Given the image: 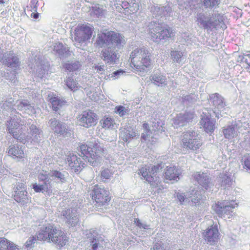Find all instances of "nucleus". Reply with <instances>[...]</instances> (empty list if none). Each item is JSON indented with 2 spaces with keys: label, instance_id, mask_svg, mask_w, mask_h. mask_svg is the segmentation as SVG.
<instances>
[{
  "label": "nucleus",
  "instance_id": "obj_49",
  "mask_svg": "<svg viewBox=\"0 0 250 250\" xmlns=\"http://www.w3.org/2000/svg\"><path fill=\"white\" fill-rule=\"evenodd\" d=\"M184 4L186 9L189 8L193 10L197 8V0H186Z\"/></svg>",
  "mask_w": 250,
  "mask_h": 250
},
{
  "label": "nucleus",
  "instance_id": "obj_54",
  "mask_svg": "<svg viewBox=\"0 0 250 250\" xmlns=\"http://www.w3.org/2000/svg\"><path fill=\"white\" fill-rule=\"evenodd\" d=\"M134 222L136 225L140 229H150L149 225H148L146 223H142L140 220L138 218H135Z\"/></svg>",
  "mask_w": 250,
  "mask_h": 250
},
{
  "label": "nucleus",
  "instance_id": "obj_43",
  "mask_svg": "<svg viewBox=\"0 0 250 250\" xmlns=\"http://www.w3.org/2000/svg\"><path fill=\"white\" fill-rule=\"evenodd\" d=\"M64 82L68 88L71 90H74L78 87V83L77 81L73 78V76L67 78L64 81Z\"/></svg>",
  "mask_w": 250,
  "mask_h": 250
},
{
  "label": "nucleus",
  "instance_id": "obj_60",
  "mask_svg": "<svg viewBox=\"0 0 250 250\" xmlns=\"http://www.w3.org/2000/svg\"><path fill=\"white\" fill-rule=\"evenodd\" d=\"M162 125H164V124L160 120L154 119L152 121V126L155 127V129H160V127H162Z\"/></svg>",
  "mask_w": 250,
  "mask_h": 250
},
{
  "label": "nucleus",
  "instance_id": "obj_57",
  "mask_svg": "<svg viewBox=\"0 0 250 250\" xmlns=\"http://www.w3.org/2000/svg\"><path fill=\"white\" fill-rule=\"evenodd\" d=\"M151 250H166L164 246L163 243L162 241H158L155 242L153 247L151 249Z\"/></svg>",
  "mask_w": 250,
  "mask_h": 250
},
{
  "label": "nucleus",
  "instance_id": "obj_3",
  "mask_svg": "<svg viewBox=\"0 0 250 250\" xmlns=\"http://www.w3.org/2000/svg\"><path fill=\"white\" fill-rule=\"evenodd\" d=\"M224 20V16L216 11L208 14L207 12L198 13L195 17L197 25L209 32L221 28L223 30L226 29Z\"/></svg>",
  "mask_w": 250,
  "mask_h": 250
},
{
  "label": "nucleus",
  "instance_id": "obj_19",
  "mask_svg": "<svg viewBox=\"0 0 250 250\" xmlns=\"http://www.w3.org/2000/svg\"><path fill=\"white\" fill-rule=\"evenodd\" d=\"M16 107L18 110L29 115L35 112V104L27 100L23 99L17 101Z\"/></svg>",
  "mask_w": 250,
  "mask_h": 250
},
{
  "label": "nucleus",
  "instance_id": "obj_58",
  "mask_svg": "<svg viewBox=\"0 0 250 250\" xmlns=\"http://www.w3.org/2000/svg\"><path fill=\"white\" fill-rule=\"evenodd\" d=\"M103 9L100 8L99 6L95 5L92 7V12L97 17L101 16L103 14Z\"/></svg>",
  "mask_w": 250,
  "mask_h": 250
},
{
  "label": "nucleus",
  "instance_id": "obj_15",
  "mask_svg": "<svg viewBox=\"0 0 250 250\" xmlns=\"http://www.w3.org/2000/svg\"><path fill=\"white\" fill-rule=\"evenodd\" d=\"M150 12L152 16L156 18L167 17L170 16L172 10L168 5L162 6L161 5H153L150 7Z\"/></svg>",
  "mask_w": 250,
  "mask_h": 250
},
{
  "label": "nucleus",
  "instance_id": "obj_2",
  "mask_svg": "<svg viewBox=\"0 0 250 250\" xmlns=\"http://www.w3.org/2000/svg\"><path fill=\"white\" fill-rule=\"evenodd\" d=\"M78 151L79 155L94 167L100 166L103 163L102 157L100 154L105 157L107 154V148L98 140L91 141L88 146L86 145H81Z\"/></svg>",
  "mask_w": 250,
  "mask_h": 250
},
{
  "label": "nucleus",
  "instance_id": "obj_17",
  "mask_svg": "<svg viewBox=\"0 0 250 250\" xmlns=\"http://www.w3.org/2000/svg\"><path fill=\"white\" fill-rule=\"evenodd\" d=\"M92 31L88 26H84L76 31L74 39L78 43L85 42L91 37Z\"/></svg>",
  "mask_w": 250,
  "mask_h": 250
},
{
  "label": "nucleus",
  "instance_id": "obj_56",
  "mask_svg": "<svg viewBox=\"0 0 250 250\" xmlns=\"http://www.w3.org/2000/svg\"><path fill=\"white\" fill-rule=\"evenodd\" d=\"M111 172L108 168L102 170L101 173V177L103 179H108L111 177Z\"/></svg>",
  "mask_w": 250,
  "mask_h": 250
},
{
  "label": "nucleus",
  "instance_id": "obj_36",
  "mask_svg": "<svg viewBox=\"0 0 250 250\" xmlns=\"http://www.w3.org/2000/svg\"><path fill=\"white\" fill-rule=\"evenodd\" d=\"M49 102L51 104L52 109L54 111H57L63 105H65L66 101L56 96H52L49 99Z\"/></svg>",
  "mask_w": 250,
  "mask_h": 250
},
{
  "label": "nucleus",
  "instance_id": "obj_64",
  "mask_svg": "<svg viewBox=\"0 0 250 250\" xmlns=\"http://www.w3.org/2000/svg\"><path fill=\"white\" fill-rule=\"evenodd\" d=\"M38 3V0H31L30 6L32 8V10L35 12L37 11Z\"/></svg>",
  "mask_w": 250,
  "mask_h": 250
},
{
  "label": "nucleus",
  "instance_id": "obj_28",
  "mask_svg": "<svg viewBox=\"0 0 250 250\" xmlns=\"http://www.w3.org/2000/svg\"><path fill=\"white\" fill-rule=\"evenodd\" d=\"M54 227V225L48 224L47 226H43L41 228L37 234L38 240H49L51 236V232Z\"/></svg>",
  "mask_w": 250,
  "mask_h": 250
},
{
  "label": "nucleus",
  "instance_id": "obj_9",
  "mask_svg": "<svg viewBox=\"0 0 250 250\" xmlns=\"http://www.w3.org/2000/svg\"><path fill=\"white\" fill-rule=\"evenodd\" d=\"M21 126L29 128V137L35 143L40 142L42 137V133L41 129L34 124L35 122L31 119L23 120Z\"/></svg>",
  "mask_w": 250,
  "mask_h": 250
},
{
  "label": "nucleus",
  "instance_id": "obj_46",
  "mask_svg": "<svg viewBox=\"0 0 250 250\" xmlns=\"http://www.w3.org/2000/svg\"><path fill=\"white\" fill-rule=\"evenodd\" d=\"M183 56L182 52L177 51L173 50L171 51L170 57L173 62L179 63L181 61V59Z\"/></svg>",
  "mask_w": 250,
  "mask_h": 250
},
{
  "label": "nucleus",
  "instance_id": "obj_11",
  "mask_svg": "<svg viewBox=\"0 0 250 250\" xmlns=\"http://www.w3.org/2000/svg\"><path fill=\"white\" fill-rule=\"evenodd\" d=\"M92 199L99 205H103L110 201L109 191L96 185L92 190Z\"/></svg>",
  "mask_w": 250,
  "mask_h": 250
},
{
  "label": "nucleus",
  "instance_id": "obj_10",
  "mask_svg": "<svg viewBox=\"0 0 250 250\" xmlns=\"http://www.w3.org/2000/svg\"><path fill=\"white\" fill-rule=\"evenodd\" d=\"M85 238L87 242L91 247V250H99V248L102 247L101 244L104 239L96 230L91 229L85 231Z\"/></svg>",
  "mask_w": 250,
  "mask_h": 250
},
{
  "label": "nucleus",
  "instance_id": "obj_33",
  "mask_svg": "<svg viewBox=\"0 0 250 250\" xmlns=\"http://www.w3.org/2000/svg\"><path fill=\"white\" fill-rule=\"evenodd\" d=\"M8 153L10 155H12L14 158L17 159L18 161H20L24 157L23 150L20 146H13L8 150Z\"/></svg>",
  "mask_w": 250,
  "mask_h": 250
},
{
  "label": "nucleus",
  "instance_id": "obj_26",
  "mask_svg": "<svg viewBox=\"0 0 250 250\" xmlns=\"http://www.w3.org/2000/svg\"><path fill=\"white\" fill-rule=\"evenodd\" d=\"M232 184V179L231 175L222 173L218 177L216 186H218V188H221L226 189L230 187Z\"/></svg>",
  "mask_w": 250,
  "mask_h": 250
},
{
  "label": "nucleus",
  "instance_id": "obj_5",
  "mask_svg": "<svg viewBox=\"0 0 250 250\" xmlns=\"http://www.w3.org/2000/svg\"><path fill=\"white\" fill-rule=\"evenodd\" d=\"M149 34L155 42H159L170 36V29L164 23L157 21H151L148 25Z\"/></svg>",
  "mask_w": 250,
  "mask_h": 250
},
{
  "label": "nucleus",
  "instance_id": "obj_1",
  "mask_svg": "<svg viewBox=\"0 0 250 250\" xmlns=\"http://www.w3.org/2000/svg\"><path fill=\"white\" fill-rule=\"evenodd\" d=\"M96 43L99 47L106 46L101 51V58L106 64L114 65L119 62L118 52L125 44V41L120 33L109 31L99 34Z\"/></svg>",
  "mask_w": 250,
  "mask_h": 250
},
{
  "label": "nucleus",
  "instance_id": "obj_62",
  "mask_svg": "<svg viewBox=\"0 0 250 250\" xmlns=\"http://www.w3.org/2000/svg\"><path fill=\"white\" fill-rule=\"evenodd\" d=\"M150 135V130L148 129H146L145 132L142 134L141 135V141H146L148 139Z\"/></svg>",
  "mask_w": 250,
  "mask_h": 250
},
{
  "label": "nucleus",
  "instance_id": "obj_40",
  "mask_svg": "<svg viewBox=\"0 0 250 250\" xmlns=\"http://www.w3.org/2000/svg\"><path fill=\"white\" fill-rule=\"evenodd\" d=\"M150 172L151 170L149 167H143L140 170V174L146 181L150 183L155 182V181L154 176L150 173Z\"/></svg>",
  "mask_w": 250,
  "mask_h": 250
},
{
  "label": "nucleus",
  "instance_id": "obj_4",
  "mask_svg": "<svg viewBox=\"0 0 250 250\" xmlns=\"http://www.w3.org/2000/svg\"><path fill=\"white\" fill-rule=\"evenodd\" d=\"M151 53L148 49L143 47L137 48L132 51L130 55L131 62L136 69L144 71L151 64L150 57Z\"/></svg>",
  "mask_w": 250,
  "mask_h": 250
},
{
  "label": "nucleus",
  "instance_id": "obj_34",
  "mask_svg": "<svg viewBox=\"0 0 250 250\" xmlns=\"http://www.w3.org/2000/svg\"><path fill=\"white\" fill-rule=\"evenodd\" d=\"M19 248L13 242L4 237L0 238V250H19Z\"/></svg>",
  "mask_w": 250,
  "mask_h": 250
},
{
  "label": "nucleus",
  "instance_id": "obj_35",
  "mask_svg": "<svg viewBox=\"0 0 250 250\" xmlns=\"http://www.w3.org/2000/svg\"><path fill=\"white\" fill-rule=\"evenodd\" d=\"M81 66V62L77 60L68 61L63 64V67L69 72H76Z\"/></svg>",
  "mask_w": 250,
  "mask_h": 250
},
{
  "label": "nucleus",
  "instance_id": "obj_14",
  "mask_svg": "<svg viewBox=\"0 0 250 250\" xmlns=\"http://www.w3.org/2000/svg\"><path fill=\"white\" fill-rule=\"evenodd\" d=\"M66 161L71 170L75 172L81 171L84 167L85 164L80 158L73 153H69L66 155Z\"/></svg>",
  "mask_w": 250,
  "mask_h": 250
},
{
  "label": "nucleus",
  "instance_id": "obj_32",
  "mask_svg": "<svg viewBox=\"0 0 250 250\" xmlns=\"http://www.w3.org/2000/svg\"><path fill=\"white\" fill-rule=\"evenodd\" d=\"M14 199L18 203L24 205L28 202V193L26 189L21 191H15Z\"/></svg>",
  "mask_w": 250,
  "mask_h": 250
},
{
  "label": "nucleus",
  "instance_id": "obj_29",
  "mask_svg": "<svg viewBox=\"0 0 250 250\" xmlns=\"http://www.w3.org/2000/svg\"><path fill=\"white\" fill-rule=\"evenodd\" d=\"M20 122H22V121H20L18 119H16L15 118H12L9 120L6 121L7 130L10 134L12 135L13 133L18 132V130H20V129L21 130L23 129L21 124H20Z\"/></svg>",
  "mask_w": 250,
  "mask_h": 250
},
{
  "label": "nucleus",
  "instance_id": "obj_7",
  "mask_svg": "<svg viewBox=\"0 0 250 250\" xmlns=\"http://www.w3.org/2000/svg\"><path fill=\"white\" fill-rule=\"evenodd\" d=\"M208 100L213 113L216 118H219L226 106L225 99L219 93H215L209 95Z\"/></svg>",
  "mask_w": 250,
  "mask_h": 250
},
{
  "label": "nucleus",
  "instance_id": "obj_51",
  "mask_svg": "<svg viewBox=\"0 0 250 250\" xmlns=\"http://www.w3.org/2000/svg\"><path fill=\"white\" fill-rule=\"evenodd\" d=\"M202 198V196L200 191L196 190L194 195L191 197V201L192 205H196Z\"/></svg>",
  "mask_w": 250,
  "mask_h": 250
},
{
  "label": "nucleus",
  "instance_id": "obj_48",
  "mask_svg": "<svg viewBox=\"0 0 250 250\" xmlns=\"http://www.w3.org/2000/svg\"><path fill=\"white\" fill-rule=\"evenodd\" d=\"M212 208H213V210L219 216H222L224 213L223 202H218L217 204H216L214 206H212Z\"/></svg>",
  "mask_w": 250,
  "mask_h": 250
},
{
  "label": "nucleus",
  "instance_id": "obj_55",
  "mask_svg": "<svg viewBox=\"0 0 250 250\" xmlns=\"http://www.w3.org/2000/svg\"><path fill=\"white\" fill-rule=\"evenodd\" d=\"M26 183L24 181L21 180L20 182L17 183L15 191H21V190L26 189Z\"/></svg>",
  "mask_w": 250,
  "mask_h": 250
},
{
  "label": "nucleus",
  "instance_id": "obj_44",
  "mask_svg": "<svg viewBox=\"0 0 250 250\" xmlns=\"http://www.w3.org/2000/svg\"><path fill=\"white\" fill-rule=\"evenodd\" d=\"M220 3V0H202L203 5L206 8H215Z\"/></svg>",
  "mask_w": 250,
  "mask_h": 250
},
{
  "label": "nucleus",
  "instance_id": "obj_42",
  "mask_svg": "<svg viewBox=\"0 0 250 250\" xmlns=\"http://www.w3.org/2000/svg\"><path fill=\"white\" fill-rule=\"evenodd\" d=\"M237 206V203H234L233 200L231 201H224L223 202V206L224 211V214H229L232 212V209Z\"/></svg>",
  "mask_w": 250,
  "mask_h": 250
},
{
  "label": "nucleus",
  "instance_id": "obj_22",
  "mask_svg": "<svg viewBox=\"0 0 250 250\" xmlns=\"http://www.w3.org/2000/svg\"><path fill=\"white\" fill-rule=\"evenodd\" d=\"M203 236L207 243L213 244L218 239L219 232L217 227L211 226L203 233Z\"/></svg>",
  "mask_w": 250,
  "mask_h": 250
},
{
  "label": "nucleus",
  "instance_id": "obj_6",
  "mask_svg": "<svg viewBox=\"0 0 250 250\" xmlns=\"http://www.w3.org/2000/svg\"><path fill=\"white\" fill-rule=\"evenodd\" d=\"M202 145L199 136L194 131H189L183 133L182 146L184 148L195 151L199 149Z\"/></svg>",
  "mask_w": 250,
  "mask_h": 250
},
{
  "label": "nucleus",
  "instance_id": "obj_38",
  "mask_svg": "<svg viewBox=\"0 0 250 250\" xmlns=\"http://www.w3.org/2000/svg\"><path fill=\"white\" fill-rule=\"evenodd\" d=\"M180 174L179 170L175 167H167L165 173V177L167 179L169 180L179 179Z\"/></svg>",
  "mask_w": 250,
  "mask_h": 250
},
{
  "label": "nucleus",
  "instance_id": "obj_25",
  "mask_svg": "<svg viewBox=\"0 0 250 250\" xmlns=\"http://www.w3.org/2000/svg\"><path fill=\"white\" fill-rule=\"evenodd\" d=\"M194 178L198 184L206 190L210 189L213 186V184L210 182V178L207 173H199L196 174Z\"/></svg>",
  "mask_w": 250,
  "mask_h": 250
},
{
  "label": "nucleus",
  "instance_id": "obj_59",
  "mask_svg": "<svg viewBox=\"0 0 250 250\" xmlns=\"http://www.w3.org/2000/svg\"><path fill=\"white\" fill-rule=\"evenodd\" d=\"M11 104H12L11 102H9L7 101L4 102L2 101L1 102H0V107L4 110H9V109H10Z\"/></svg>",
  "mask_w": 250,
  "mask_h": 250
},
{
  "label": "nucleus",
  "instance_id": "obj_30",
  "mask_svg": "<svg viewBox=\"0 0 250 250\" xmlns=\"http://www.w3.org/2000/svg\"><path fill=\"white\" fill-rule=\"evenodd\" d=\"M116 8L119 9L123 8L125 10L128 9L127 11L130 12L134 13L136 12L139 9V5L136 2L135 0H131V1L124 0L122 1L121 3H117L115 4Z\"/></svg>",
  "mask_w": 250,
  "mask_h": 250
},
{
  "label": "nucleus",
  "instance_id": "obj_52",
  "mask_svg": "<svg viewBox=\"0 0 250 250\" xmlns=\"http://www.w3.org/2000/svg\"><path fill=\"white\" fill-rule=\"evenodd\" d=\"M33 188L36 192H46L48 194V191L46 189H44L43 187L42 186L40 183L39 184H35L33 185Z\"/></svg>",
  "mask_w": 250,
  "mask_h": 250
},
{
  "label": "nucleus",
  "instance_id": "obj_21",
  "mask_svg": "<svg viewBox=\"0 0 250 250\" xmlns=\"http://www.w3.org/2000/svg\"><path fill=\"white\" fill-rule=\"evenodd\" d=\"M200 123L206 132L211 133L214 130L215 121L210 118L209 115L203 113Z\"/></svg>",
  "mask_w": 250,
  "mask_h": 250
},
{
  "label": "nucleus",
  "instance_id": "obj_39",
  "mask_svg": "<svg viewBox=\"0 0 250 250\" xmlns=\"http://www.w3.org/2000/svg\"><path fill=\"white\" fill-rule=\"evenodd\" d=\"M198 99V95L197 94L190 93L187 95H183L181 102L184 104L190 105L195 104Z\"/></svg>",
  "mask_w": 250,
  "mask_h": 250
},
{
  "label": "nucleus",
  "instance_id": "obj_12",
  "mask_svg": "<svg viewBox=\"0 0 250 250\" xmlns=\"http://www.w3.org/2000/svg\"><path fill=\"white\" fill-rule=\"evenodd\" d=\"M194 117V114L191 112L180 113L173 118L172 125L175 128L186 125L187 124L192 122Z\"/></svg>",
  "mask_w": 250,
  "mask_h": 250
},
{
  "label": "nucleus",
  "instance_id": "obj_18",
  "mask_svg": "<svg viewBox=\"0 0 250 250\" xmlns=\"http://www.w3.org/2000/svg\"><path fill=\"white\" fill-rule=\"evenodd\" d=\"M62 215L65 218L66 223L71 226H76L79 222L78 212L75 208L62 210Z\"/></svg>",
  "mask_w": 250,
  "mask_h": 250
},
{
  "label": "nucleus",
  "instance_id": "obj_53",
  "mask_svg": "<svg viewBox=\"0 0 250 250\" xmlns=\"http://www.w3.org/2000/svg\"><path fill=\"white\" fill-rule=\"evenodd\" d=\"M114 120L110 117L105 118L103 121V127L109 128L113 126Z\"/></svg>",
  "mask_w": 250,
  "mask_h": 250
},
{
  "label": "nucleus",
  "instance_id": "obj_24",
  "mask_svg": "<svg viewBox=\"0 0 250 250\" xmlns=\"http://www.w3.org/2000/svg\"><path fill=\"white\" fill-rule=\"evenodd\" d=\"M120 137L125 142H129L136 136V130L131 126H126L120 129Z\"/></svg>",
  "mask_w": 250,
  "mask_h": 250
},
{
  "label": "nucleus",
  "instance_id": "obj_41",
  "mask_svg": "<svg viewBox=\"0 0 250 250\" xmlns=\"http://www.w3.org/2000/svg\"><path fill=\"white\" fill-rule=\"evenodd\" d=\"M223 133L224 137L226 139H231L237 135L234 125H228L226 128L223 130Z\"/></svg>",
  "mask_w": 250,
  "mask_h": 250
},
{
  "label": "nucleus",
  "instance_id": "obj_23",
  "mask_svg": "<svg viewBox=\"0 0 250 250\" xmlns=\"http://www.w3.org/2000/svg\"><path fill=\"white\" fill-rule=\"evenodd\" d=\"M3 62L11 68H16L19 66L20 62L17 56L13 53H5L3 55Z\"/></svg>",
  "mask_w": 250,
  "mask_h": 250
},
{
  "label": "nucleus",
  "instance_id": "obj_50",
  "mask_svg": "<svg viewBox=\"0 0 250 250\" xmlns=\"http://www.w3.org/2000/svg\"><path fill=\"white\" fill-rule=\"evenodd\" d=\"M128 110L125 106L122 105L117 106L115 108V112L122 117L125 115Z\"/></svg>",
  "mask_w": 250,
  "mask_h": 250
},
{
  "label": "nucleus",
  "instance_id": "obj_13",
  "mask_svg": "<svg viewBox=\"0 0 250 250\" xmlns=\"http://www.w3.org/2000/svg\"><path fill=\"white\" fill-rule=\"evenodd\" d=\"M48 123L51 129L55 133L63 136L68 133V127L67 125L56 118H51Z\"/></svg>",
  "mask_w": 250,
  "mask_h": 250
},
{
  "label": "nucleus",
  "instance_id": "obj_27",
  "mask_svg": "<svg viewBox=\"0 0 250 250\" xmlns=\"http://www.w3.org/2000/svg\"><path fill=\"white\" fill-rule=\"evenodd\" d=\"M49 172L47 173L46 171H43L39 173L38 175V180L39 183L46 189L48 194L52 192L51 179L50 178Z\"/></svg>",
  "mask_w": 250,
  "mask_h": 250
},
{
  "label": "nucleus",
  "instance_id": "obj_8",
  "mask_svg": "<svg viewBox=\"0 0 250 250\" xmlns=\"http://www.w3.org/2000/svg\"><path fill=\"white\" fill-rule=\"evenodd\" d=\"M98 116L92 110L83 111L79 116V125L88 128L96 125L98 122Z\"/></svg>",
  "mask_w": 250,
  "mask_h": 250
},
{
  "label": "nucleus",
  "instance_id": "obj_63",
  "mask_svg": "<svg viewBox=\"0 0 250 250\" xmlns=\"http://www.w3.org/2000/svg\"><path fill=\"white\" fill-rule=\"evenodd\" d=\"M241 61L247 63L250 67V54H247L242 56Z\"/></svg>",
  "mask_w": 250,
  "mask_h": 250
},
{
  "label": "nucleus",
  "instance_id": "obj_37",
  "mask_svg": "<svg viewBox=\"0 0 250 250\" xmlns=\"http://www.w3.org/2000/svg\"><path fill=\"white\" fill-rule=\"evenodd\" d=\"M150 79L152 83L158 86H165L167 84V80L166 76L160 73H156L150 76Z\"/></svg>",
  "mask_w": 250,
  "mask_h": 250
},
{
  "label": "nucleus",
  "instance_id": "obj_16",
  "mask_svg": "<svg viewBox=\"0 0 250 250\" xmlns=\"http://www.w3.org/2000/svg\"><path fill=\"white\" fill-rule=\"evenodd\" d=\"M49 240H51L52 242L57 244L60 248L64 246L67 241L64 233L58 229L55 226L52 229L51 236L50 237Z\"/></svg>",
  "mask_w": 250,
  "mask_h": 250
},
{
  "label": "nucleus",
  "instance_id": "obj_47",
  "mask_svg": "<svg viewBox=\"0 0 250 250\" xmlns=\"http://www.w3.org/2000/svg\"><path fill=\"white\" fill-rule=\"evenodd\" d=\"M162 165L163 164L162 163H160L158 164L155 166H152L151 167H150V169L151 170L150 173L152 174L153 176H154L155 180H156L157 179L156 175L157 174V173L162 171V169L164 167V165Z\"/></svg>",
  "mask_w": 250,
  "mask_h": 250
},
{
  "label": "nucleus",
  "instance_id": "obj_20",
  "mask_svg": "<svg viewBox=\"0 0 250 250\" xmlns=\"http://www.w3.org/2000/svg\"><path fill=\"white\" fill-rule=\"evenodd\" d=\"M49 175L56 183L63 184L67 182L69 174L65 170L52 169L50 170Z\"/></svg>",
  "mask_w": 250,
  "mask_h": 250
},
{
  "label": "nucleus",
  "instance_id": "obj_61",
  "mask_svg": "<svg viewBox=\"0 0 250 250\" xmlns=\"http://www.w3.org/2000/svg\"><path fill=\"white\" fill-rule=\"evenodd\" d=\"M36 241V238L35 237H32L29 238L28 240L26 242L25 246L26 248H31L33 247V245L34 244Z\"/></svg>",
  "mask_w": 250,
  "mask_h": 250
},
{
  "label": "nucleus",
  "instance_id": "obj_31",
  "mask_svg": "<svg viewBox=\"0 0 250 250\" xmlns=\"http://www.w3.org/2000/svg\"><path fill=\"white\" fill-rule=\"evenodd\" d=\"M54 51L58 54L61 58H67L70 55L68 47L61 42L57 43L54 45Z\"/></svg>",
  "mask_w": 250,
  "mask_h": 250
},
{
  "label": "nucleus",
  "instance_id": "obj_45",
  "mask_svg": "<svg viewBox=\"0 0 250 250\" xmlns=\"http://www.w3.org/2000/svg\"><path fill=\"white\" fill-rule=\"evenodd\" d=\"M12 135L13 138L17 139V141H19L20 143H22L24 144L26 142V136L25 134L23 133L22 131L20 129V130H18V132L13 133Z\"/></svg>",
  "mask_w": 250,
  "mask_h": 250
}]
</instances>
